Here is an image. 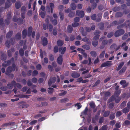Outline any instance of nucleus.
Masks as SVG:
<instances>
[{
    "instance_id": "nucleus-59",
    "label": "nucleus",
    "mask_w": 130,
    "mask_h": 130,
    "mask_svg": "<svg viewBox=\"0 0 130 130\" xmlns=\"http://www.w3.org/2000/svg\"><path fill=\"white\" fill-rule=\"evenodd\" d=\"M125 24L124 23H123L121 25L118 26L117 27V28L118 29L121 28L123 27H125Z\"/></svg>"
},
{
    "instance_id": "nucleus-13",
    "label": "nucleus",
    "mask_w": 130,
    "mask_h": 130,
    "mask_svg": "<svg viewBox=\"0 0 130 130\" xmlns=\"http://www.w3.org/2000/svg\"><path fill=\"white\" fill-rule=\"evenodd\" d=\"M32 30V28L31 26H30L28 28L27 31V36L28 37H29L30 36Z\"/></svg>"
},
{
    "instance_id": "nucleus-16",
    "label": "nucleus",
    "mask_w": 130,
    "mask_h": 130,
    "mask_svg": "<svg viewBox=\"0 0 130 130\" xmlns=\"http://www.w3.org/2000/svg\"><path fill=\"white\" fill-rule=\"evenodd\" d=\"M14 122H11L5 123L3 124L2 125V127H7V126H10L14 123Z\"/></svg>"
},
{
    "instance_id": "nucleus-53",
    "label": "nucleus",
    "mask_w": 130,
    "mask_h": 130,
    "mask_svg": "<svg viewBox=\"0 0 130 130\" xmlns=\"http://www.w3.org/2000/svg\"><path fill=\"white\" fill-rule=\"evenodd\" d=\"M108 41L107 40H104L102 42V44L103 45L105 46L108 43Z\"/></svg>"
},
{
    "instance_id": "nucleus-15",
    "label": "nucleus",
    "mask_w": 130,
    "mask_h": 130,
    "mask_svg": "<svg viewBox=\"0 0 130 130\" xmlns=\"http://www.w3.org/2000/svg\"><path fill=\"white\" fill-rule=\"evenodd\" d=\"M123 13L121 12H117L115 15L116 18L121 17L123 15Z\"/></svg>"
},
{
    "instance_id": "nucleus-61",
    "label": "nucleus",
    "mask_w": 130,
    "mask_h": 130,
    "mask_svg": "<svg viewBox=\"0 0 130 130\" xmlns=\"http://www.w3.org/2000/svg\"><path fill=\"white\" fill-rule=\"evenodd\" d=\"M88 111V109L87 107H86L85 110L83 111V114L85 115H86L87 114V112Z\"/></svg>"
},
{
    "instance_id": "nucleus-58",
    "label": "nucleus",
    "mask_w": 130,
    "mask_h": 130,
    "mask_svg": "<svg viewBox=\"0 0 130 130\" xmlns=\"http://www.w3.org/2000/svg\"><path fill=\"white\" fill-rule=\"evenodd\" d=\"M10 41L8 40H7L6 41L5 43V45L6 46L8 47H9L10 46Z\"/></svg>"
},
{
    "instance_id": "nucleus-24",
    "label": "nucleus",
    "mask_w": 130,
    "mask_h": 130,
    "mask_svg": "<svg viewBox=\"0 0 130 130\" xmlns=\"http://www.w3.org/2000/svg\"><path fill=\"white\" fill-rule=\"evenodd\" d=\"M21 34L20 32L17 33L15 36V38L18 40H19L21 39Z\"/></svg>"
},
{
    "instance_id": "nucleus-33",
    "label": "nucleus",
    "mask_w": 130,
    "mask_h": 130,
    "mask_svg": "<svg viewBox=\"0 0 130 130\" xmlns=\"http://www.w3.org/2000/svg\"><path fill=\"white\" fill-rule=\"evenodd\" d=\"M59 14L60 20L62 21L64 19V14L63 13L60 11L59 12Z\"/></svg>"
},
{
    "instance_id": "nucleus-11",
    "label": "nucleus",
    "mask_w": 130,
    "mask_h": 130,
    "mask_svg": "<svg viewBox=\"0 0 130 130\" xmlns=\"http://www.w3.org/2000/svg\"><path fill=\"white\" fill-rule=\"evenodd\" d=\"M66 47H64L62 49V47H59V52H60V54L61 55H63L64 54L66 51Z\"/></svg>"
},
{
    "instance_id": "nucleus-48",
    "label": "nucleus",
    "mask_w": 130,
    "mask_h": 130,
    "mask_svg": "<svg viewBox=\"0 0 130 130\" xmlns=\"http://www.w3.org/2000/svg\"><path fill=\"white\" fill-rule=\"evenodd\" d=\"M123 124L125 126L129 125L130 124V121L128 120H125Z\"/></svg>"
},
{
    "instance_id": "nucleus-2",
    "label": "nucleus",
    "mask_w": 130,
    "mask_h": 130,
    "mask_svg": "<svg viewBox=\"0 0 130 130\" xmlns=\"http://www.w3.org/2000/svg\"><path fill=\"white\" fill-rule=\"evenodd\" d=\"M124 32V30L123 29L118 30L115 32V36L116 37H118L123 35Z\"/></svg>"
},
{
    "instance_id": "nucleus-45",
    "label": "nucleus",
    "mask_w": 130,
    "mask_h": 130,
    "mask_svg": "<svg viewBox=\"0 0 130 130\" xmlns=\"http://www.w3.org/2000/svg\"><path fill=\"white\" fill-rule=\"evenodd\" d=\"M120 10V8L119 7H115L112 9V10L114 12H116Z\"/></svg>"
},
{
    "instance_id": "nucleus-47",
    "label": "nucleus",
    "mask_w": 130,
    "mask_h": 130,
    "mask_svg": "<svg viewBox=\"0 0 130 130\" xmlns=\"http://www.w3.org/2000/svg\"><path fill=\"white\" fill-rule=\"evenodd\" d=\"M90 107L92 108H95V107L96 105L94 102H91L89 104Z\"/></svg>"
},
{
    "instance_id": "nucleus-39",
    "label": "nucleus",
    "mask_w": 130,
    "mask_h": 130,
    "mask_svg": "<svg viewBox=\"0 0 130 130\" xmlns=\"http://www.w3.org/2000/svg\"><path fill=\"white\" fill-rule=\"evenodd\" d=\"M90 54L91 56L94 57H96L97 55L96 53L94 51H91L90 53Z\"/></svg>"
},
{
    "instance_id": "nucleus-35",
    "label": "nucleus",
    "mask_w": 130,
    "mask_h": 130,
    "mask_svg": "<svg viewBox=\"0 0 130 130\" xmlns=\"http://www.w3.org/2000/svg\"><path fill=\"white\" fill-rule=\"evenodd\" d=\"M129 111V109L126 107L123 108L122 110L123 113H125L128 112Z\"/></svg>"
},
{
    "instance_id": "nucleus-57",
    "label": "nucleus",
    "mask_w": 130,
    "mask_h": 130,
    "mask_svg": "<svg viewBox=\"0 0 130 130\" xmlns=\"http://www.w3.org/2000/svg\"><path fill=\"white\" fill-rule=\"evenodd\" d=\"M114 104L113 103H111L108 106L109 108L110 109L114 107Z\"/></svg>"
},
{
    "instance_id": "nucleus-17",
    "label": "nucleus",
    "mask_w": 130,
    "mask_h": 130,
    "mask_svg": "<svg viewBox=\"0 0 130 130\" xmlns=\"http://www.w3.org/2000/svg\"><path fill=\"white\" fill-rule=\"evenodd\" d=\"M102 14L101 13H99L97 15L98 18L96 19V22H100L102 17Z\"/></svg>"
},
{
    "instance_id": "nucleus-22",
    "label": "nucleus",
    "mask_w": 130,
    "mask_h": 130,
    "mask_svg": "<svg viewBox=\"0 0 130 130\" xmlns=\"http://www.w3.org/2000/svg\"><path fill=\"white\" fill-rule=\"evenodd\" d=\"M27 36V30L26 29H24L23 30L22 32V37L24 39Z\"/></svg>"
},
{
    "instance_id": "nucleus-21",
    "label": "nucleus",
    "mask_w": 130,
    "mask_h": 130,
    "mask_svg": "<svg viewBox=\"0 0 130 130\" xmlns=\"http://www.w3.org/2000/svg\"><path fill=\"white\" fill-rule=\"evenodd\" d=\"M13 32L12 31H9L7 33L6 35V37L7 39L10 38L13 34Z\"/></svg>"
},
{
    "instance_id": "nucleus-60",
    "label": "nucleus",
    "mask_w": 130,
    "mask_h": 130,
    "mask_svg": "<svg viewBox=\"0 0 130 130\" xmlns=\"http://www.w3.org/2000/svg\"><path fill=\"white\" fill-rule=\"evenodd\" d=\"M75 13L74 12H70L68 15V16L70 18H72L74 15Z\"/></svg>"
},
{
    "instance_id": "nucleus-44",
    "label": "nucleus",
    "mask_w": 130,
    "mask_h": 130,
    "mask_svg": "<svg viewBox=\"0 0 130 130\" xmlns=\"http://www.w3.org/2000/svg\"><path fill=\"white\" fill-rule=\"evenodd\" d=\"M108 11H107L104 13L103 15V17L105 18H107V20H108L109 19V17H108Z\"/></svg>"
},
{
    "instance_id": "nucleus-8",
    "label": "nucleus",
    "mask_w": 130,
    "mask_h": 130,
    "mask_svg": "<svg viewBox=\"0 0 130 130\" xmlns=\"http://www.w3.org/2000/svg\"><path fill=\"white\" fill-rule=\"evenodd\" d=\"M63 56L60 55L57 59V62L60 65L62 64L63 62Z\"/></svg>"
},
{
    "instance_id": "nucleus-4",
    "label": "nucleus",
    "mask_w": 130,
    "mask_h": 130,
    "mask_svg": "<svg viewBox=\"0 0 130 130\" xmlns=\"http://www.w3.org/2000/svg\"><path fill=\"white\" fill-rule=\"evenodd\" d=\"M76 15L78 16L80 18H83L84 15V12L83 11L77 10L76 12Z\"/></svg>"
},
{
    "instance_id": "nucleus-55",
    "label": "nucleus",
    "mask_w": 130,
    "mask_h": 130,
    "mask_svg": "<svg viewBox=\"0 0 130 130\" xmlns=\"http://www.w3.org/2000/svg\"><path fill=\"white\" fill-rule=\"evenodd\" d=\"M59 50L58 47L57 46H55L54 48V53H56L58 52Z\"/></svg>"
},
{
    "instance_id": "nucleus-27",
    "label": "nucleus",
    "mask_w": 130,
    "mask_h": 130,
    "mask_svg": "<svg viewBox=\"0 0 130 130\" xmlns=\"http://www.w3.org/2000/svg\"><path fill=\"white\" fill-rule=\"evenodd\" d=\"M1 57L2 60H5L7 58V56L5 54L3 53L1 55Z\"/></svg>"
},
{
    "instance_id": "nucleus-38",
    "label": "nucleus",
    "mask_w": 130,
    "mask_h": 130,
    "mask_svg": "<svg viewBox=\"0 0 130 130\" xmlns=\"http://www.w3.org/2000/svg\"><path fill=\"white\" fill-rule=\"evenodd\" d=\"M19 54L22 57L24 54V51L22 48H20L19 50Z\"/></svg>"
},
{
    "instance_id": "nucleus-49",
    "label": "nucleus",
    "mask_w": 130,
    "mask_h": 130,
    "mask_svg": "<svg viewBox=\"0 0 130 130\" xmlns=\"http://www.w3.org/2000/svg\"><path fill=\"white\" fill-rule=\"evenodd\" d=\"M38 74V72L36 70H34L32 73V76L33 77L36 76Z\"/></svg>"
},
{
    "instance_id": "nucleus-6",
    "label": "nucleus",
    "mask_w": 130,
    "mask_h": 130,
    "mask_svg": "<svg viewBox=\"0 0 130 130\" xmlns=\"http://www.w3.org/2000/svg\"><path fill=\"white\" fill-rule=\"evenodd\" d=\"M101 32L99 30H96L94 33V34L95 35L93 38V39L94 40H97L99 38V34Z\"/></svg>"
},
{
    "instance_id": "nucleus-52",
    "label": "nucleus",
    "mask_w": 130,
    "mask_h": 130,
    "mask_svg": "<svg viewBox=\"0 0 130 130\" xmlns=\"http://www.w3.org/2000/svg\"><path fill=\"white\" fill-rule=\"evenodd\" d=\"M100 81L99 79L93 85V87H94L97 86L100 83Z\"/></svg>"
},
{
    "instance_id": "nucleus-23",
    "label": "nucleus",
    "mask_w": 130,
    "mask_h": 130,
    "mask_svg": "<svg viewBox=\"0 0 130 130\" xmlns=\"http://www.w3.org/2000/svg\"><path fill=\"white\" fill-rule=\"evenodd\" d=\"M67 31L69 33H71L73 31V28L71 25H69L67 27Z\"/></svg>"
},
{
    "instance_id": "nucleus-50",
    "label": "nucleus",
    "mask_w": 130,
    "mask_h": 130,
    "mask_svg": "<svg viewBox=\"0 0 130 130\" xmlns=\"http://www.w3.org/2000/svg\"><path fill=\"white\" fill-rule=\"evenodd\" d=\"M96 15L95 14H93L91 17V19L95 20L96 21Z\"/></svg>"
},
{
    "instance_id": "nucleus-63",
    "label": "nucleus",
    "mask_w": 130,
    "mask_h": 130,
    "mask_svg": "<svg viewBox=\"0 0 130 130\" xmlns=\"http://www.w3.org/2000/svg\"><path fill=\"white\" fill-rule=\"evenodd\" d=\"M10 19H6L5 20V22L6 25H8L10 22Z\"/></svg>"
},
{
    "instance_id": "nucleus-32",
    "label": "nucleus",
    "mask_w": 130,
    "mask_h": 130,
    "mask_svg": "<svg viewBox=\"0 0 130 130\" xmlns=\"http://www.w3.org/2000/svg\"><path fill=\"white\" fill-rule=\"evenodd\" d=\"M92 44L94 47L96 46L98 44V41L97 40H94L92 42Z\"/></svg>"
},
{
    "instance_id": "nucleus-54",
    "label": "nucleus",
    "mask_w": 130,
    "mask_h": 130,
    "mask_svg": "<svg viewBox=\"0 0 130 130\" xmlns=\"http://www.w3.org/2000/svg\"><path fill=\"white\" fill-rule=\"evenodd\" d=\"M0 25L2 26H5V23L3 22V19L2 18L0 19Z\"/></svg>"
},
{
    "instance_id": "nucleus-7",
    "label": "nucleus",
    "mask_w": 130,
    "mask_h": 130,
    "mask_svg": "<svg viewBox=\"0 0 130 130\" xmlns=\"http://www.w3.org/2000/svg\"><path fill=\"white\" fill-rule=\"evenodd\" d=\"M13 71L11 66L8 67L6 69L5 72V74L7 75H9Z\"/></svg>"
},
{
    "instance_id": "nucleus-64",
    "label": "nucleus",
    "mask_w": 130,
    "mask_h": 130,
    "mask_svg": "<svg viewBox=\"0 0 130 130\" xmlns=\"http://www.w3.org/2000/svg\"><path fill=\"white\" fill-rule=\"evenodd\" d=\"M104 95L105 97H107L110 96V93L109 91L105 92L104 93Z\"/></svg>"
},
{
    "instance_id": "nucleus-62",
    "label": "nucleus",
    "mask_w": 130,
    "mask_h": 130,
    "mask_svg": "<svg viewBox=\"0 0 130 130\" xmlns=\"http://www.w3.org/2000/svg\"><path fill=\"white\" fill-rule=\"evenodd\" d=\"M63 9V5H59L58 7V9L61 12Z\"/></svg>"
},
{
    "instance_id": "nucleus-14",
    "label": "nucleus",
    "mask_w": 130,
    "mask_h": 130,
    "mask_svg": "<svg viewBox=\"0 0 130 130\" xmlns=\"http://www.w3.org/2000/svg\"><path fill=\"white\" fill-rule=\"evenodd\" d=\"M124 23L125 24V27H128L130 29V20H126Z\"/></svg>"
},
{
    "instance_id": "nucleus-46",
    "label": "nucleus",
    "mask_w": 130,
    "mask_h": 130,
    "mask_svg": "<svg viewBox=\"0 0 130 130\" xmlns=\"http://www.w3.org/2000/svg\"><path fill=\"white\" fill-rule=\"evenodd\" d=\"M116 99V98L115 96L112 95L109 98V102H111L113 101H114Z\"/></svg>"
},
{
    "instance_id": "nucleus-3",
    "label": "nucleus",
    "mask_w": 130,
    "mask_h": 130,
    "mask_svg": "<svg viewBox=\"0 0 130 130\" xmlns=\"http://www.w3.org/2000/svg\"><path fill=\"white\" fill-rule=\"evenodd\" d=\"M19 104L20 105L19 107L20 108H26L28 106V105L24 102H20L19 103Z\"/></svg>"
},
{
    "instance_id": "nucleus-34",
    "label": "nucleus",
    "mask_w": 130,
    "mask_h": 130,
    "mask_svg": "<svg viewBox=\"0 0 130 130\" xmlns=\"http://www.w3.org/2000/svg\"><path fill=\"white\" fill-rule=\"evenodd\" d=\"M10 2H6L5 4V9H7L9 8L10 6Z\"/></svg>"
},
{
    "instance_id": "nucleus-40",
    "label": "nucleus",
    "mask_w": 130,
    "mask_h": 130,
    "mask_svg": "<svg viewBox=\"0 0 130 130\" xmlns=\"http://www.w3.org/2000/svg\"><path fill=\"white\" fill-rule=\"evenodd\" d=\"M82 47L85 49L86 50H89L90 48V47L88 45L85 44L83 45Z\"/></svg>"
},
{
    "instance_id": "nucleus-56",
    "label": "nucleus",
    "mask_w": 130,
    "mask_h": 130,
    "mask_svg": "<svg viewBox=\"0 0 130 130\" xmlns=\"http://www.w3.org/2000/svg\"><path fill=\"white\" fill-rule=\"evenodd\" d=\"M47 27L48 28L49 31H51L52 30L53 28V26L51 24H49Z\"/></svg>"
},
{
    "instance_id": "nucleus-19",
    "label": "nucleus",
    "mask_w": 130,
    "mask_h": 130,
    "mask_svg": "<svg viewBox=\"0 0 130 130\" xmlns=\"http://www.w3.org/2000/svg\"><path fill=\"white\" fill-rule=\"evenodd\" d=\"M50 7L51 8L50 10L48 11V12L51 11L52 13H53V9L54 8V3H50Z\"/></svg>"
},
{
    "instance_id": "nucleus-37",
    "label": "nucleus",
    "mask_w": 130,
    "mask_h": 130,
    "mask_svg": "<svg viewBox=\"0 0 130 130\" xmlns=\"http://www.w3.org/2000/svg\"><path fill=\"white\" fill-rule=\"evenodd\" d=\"M18 23L19 25H21L23 24V20L22 19L20 18L18 19Z\"/></svg>"
},
{
    "instance_id": "nucleus-1",
    "label": "nucleus",
    "mask_w": 130,
    "mask_h": 130,
    "mask_svg": "<svg viewBox=\"0 0 130 130\" xmlns=\"http://www.w3.org/2000/svg\"><path fill=\"white\" fill-rule=\"evenodd\" d=\"M14 62V58L13 57H12L10 59L8 60L7 61H5L4 63L2 64V66L4 67H6L10 65L11 62Z\"/></svg>"
},
{
    "instance_id": "nucleus-12",
    "label": "nucleus",
    "mask_w": 130,
    "mask_h": 130,
    "mask_svg": "<svg viewBox=\"0 0 130 130\" xmlns=\"http://www.w3.org/2000/svg\"><path fill=\"white\" fill-rule=\"evenodd\" d=\"M126 67L124 66L118 72L119 74L120 75H123V73L125 72L126 70Z\"/></svg>"
},
{
    "instance_id": "nucleus-25",
    "label": "nucleus",
    "mask_w": 130,
    "mask_h": 130,
    "mask_svg": "<svg viewBox=\"0 0 130 130\" xmlns=\"http://www.w3.org/2000/svg\"><path fill=\"white\" fill-rule=\"evenodd\" d=\"M57 44L58 46H61L63 45L64 43L62 41L60 40H58L57 41Z\"/></svg>"
},
{
    "instance_id": "nucleus-20",
    "label": "nucleus",
    "mask_w": 130,
    "mask_h": 130,
    "mask_svg": "<svg viewBox=\"0 0 130 130\" xmlns=\"http://www.w3.org/2000/svg\"><path fill=\"white\" fill-rule=\"evenodd\" d=\"M124 64V62H120L116 68L117 71H118L119 70L122 68Z\"/></svg>"
},
{
    "instance_id": "nucleus-9",
    "label": "nucleus",
    "mask_w": 130,
    "mask_h": 130,
    "mask_svg": "<svg viewBox=\"0 0 130 130\" xmlns=\"http://www.w3.org/2000/svg\"><path fill=\"white\" fill-rule=\"evenodd\" d=\"M71 76L73 78H77L80 76V74L79 73L75 71L71 74Z\"/></svg>"
},
{
    "instance_id": "nucleus-26",
    "label": "nucleus",
    "mask_w": 130,
    "mask_h": 130,
    "mask_svg": "<svg viewBox=\"0 0 130 130\" xmlns=\"http://www.w3.org/2000/svg\"><path fill=\"white\" fill-rule=\"evenodd\" d=\"M89 39L86 37L82 39V41L85 42L86 43L90 44V42L89 41Z\"/></svg>"
},
{
    "instance_id": "nucleus-36",
    "label": "nucleus",
    "mask_w": 130,
    "mask_h": 130,
    "mask_svg": "<svg viewBox=\"0 0 130 130\" xmlns=\"http://www.w3.org/2000/svg\"><path fill=\"white\" fill-rule=\"evenodd\" d=\"M70 6L71 9L73 10H75L76 9V6L75 3H72L71 4Z\"/></svg>"
},
{
    "instance_id": "nucleus-51",
    "label": "nucleus",
    "mask_w": 130,
    "mask_h": 130,
    "mask_svg": "<svg viewBox=\"0 0 130 130\" xmlns=\"http://www.w3.org/2000/svg\"><path fill=\"white\" fill-rule=\"evenodd\" d=\"M79 24L77 22H74V23H73L72 24V26L74 27H76L79 26Z\"/></svg>"
},
{
    "instance_id": "nucleus-41",
    "label": "nucleus",
    "mask_w": 130,
    "mask_h": 130,
    "mask_svg": "<svg viewBox=\"0 0 130 130\" xmlns=\"http://www.w3.org/2000/svg\"><path fill=\"white\" fill-rule=\"evenodd\" d=\"M98 25L99 26L101 30H102L103 29L104 26V25L103 23H99L98 24Z\"/></svg>"
},
{
    "instance_id": "nucleus-31",
    "label": "nucleus",
    "mask_w": 130,
    "mask_h": 130,
    "mask_svg": "<svg viewBox=\"0 0 130 130\" xmlns=\"http://www.w3.org/2000/svg\"><path fill=\"white\" fill-rule=\"evenodd\" d=\"M119 24V22H118L116 21H114L112 22L110 24V26H113L115 25H118Z\"/></svg>"
},
{
    "instance_id": "nucleus-18",
    "label": "nucleus",
    "mask_w": 130,
    "mask_h": 130,
    "mask_svg": "<svg viewBox=\"0 0 130 130\" xmlns=\"http://www.w3.org/2000/svg\"><path fill=\"white\" fill-rule=\"evenodd\" d=\"M48 41L47 39L44 37L42 39V45L43 46H45L47 44Z\"/></svg>"
},
{
    "instance_id": "nucleus-42",
    "label": "nucleus",
    "mask_w": 130,
    "mask_h": 130,
    "mask_svg": "<svg viewBox=\"0 0 130 130\" xmlns=\"http://www.w3.org/2000/svg\"><path fill=\"white\" fill-rule=\"evenodd\" d=\"M116 46V44L113 43L110 46V49L111 50H114Z\"/></svg>"
},
{
    "instance_id": "nucleus-30",
    "label": "nucleus",
    "mask_w": 130,
    "mask_h": 130,
    "mask_svg": "<svg viewBox=\"0 0 130 130\" xmlns=\"http://www.w3.org/2000/svg\"><path fill=\"white\" fill-rule=\"evenodd\" d=\"M110 111H105L103 115L104 117H106L108 116L110 113Z\"/></svg>"
},
{
    "instance_id": "nucleus-29",
    "label": "nucleus",
    "mask_w": 130,
    "mask_h": 130,
    "mask_svg": "<svg viewBox=\"0 0 130 130\" xmlns=\"http://www.w3.org/2000/svg\"><path fill=\"white\" fill-rule=\"evenodd\" d=\"M21 4L19 2H16L15 4L16 8L17 9H19L21 7Z\"/></svg>"
},
{
    "instance_id": "nucleus-5",
    "label": "nucleus",
    "mask_w": 130,
    "mask_h": 130,
    "mask_svg": "<svg viewBox=\"0 0 130 130\" xmlns=\"http://www.w3.org/2000/svg\"><path fill=\"white\" fill-rule=\"evenodd\" d=\"M56 79L55 77H51L48 82V84L49 87L50 86L52 83H55Z\"/></svg>"
},
{
    "instance_id": "nucleus-10",
    "label": "nucleus",
    "mask_w": 130,
    "mask_h": 130,
    "mask_svg": "<svg viewBox=\"0 0 130 130\" xmlns=\"http://www.w3.org/2000/svg\"><path fill=\"white\" fill-rule=\"evenodd\" d=\"M120 84L121 85H123L122 87L123 88H125L127 87L128 85V83H126V81L125 80H121L120 82Z\"/></svg>"
},
{
    "instance_id": "nucleus-28",
    "label": "nucleus",
    "mask_w": 130,
    "mask_h": 130,
    "mask_svg": "<svg viewBox=\"0 0 130 130\" xmlns=\"http://www.w3.org/2000/svg\"><path fill=\"white\" fill-rule=\"evenodd\" d=\"M121 92V90H118L116 91L114 93L115 96L117 97H118L120 94Z\"/></svg>"
},
{
    "instance_id": "nucleus-43",
    "label": "nucleus",
    "mask_w": 130,
    "mask_h": 130,
    "mask_svg": "<svg viewBox=\"0 0 130 130\" xmlns=\"http://www.w3.org/2000/svg\"><path fill=\"white\" fill-rule=\"evenodd\" d=\"M115 113H111L110 115L109 118V119L111 120H113L115 119Z\"/></svg>"
}]
</instances>
